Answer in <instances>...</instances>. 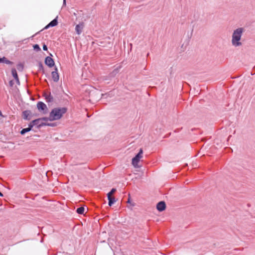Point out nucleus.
Segmentation results:
<instances>
[{"mask_svg": "<svg viewBox=\"0 0 255 255\" xmlns=\"http://www.w3.org/2000/svg\"><path fill=\"white\" fill-rule=\"evenodd\" d=\"M66 112V108H54L50 113L48 120L50 121L59 120Z\"/></svg>", "mask_w": 255, "mask_h": 255, "instance_id": "nucleus-1", "label": "nucleus"}, {"mask_svg": "<svg viewBox=\"0 0 255 255\" xmlns=\"http://www.w3.org/2000/svg\"><path fill=\"white\" fill-rule=\"evenodd\" d=\"M244 29L243 28H238L236 29L232 35V43L235 46H240L242 44L240 42Z\"/></svg>", "mask_w": 255, "mask_h": 255, "instance_id": "nucleus-2", "label": "nucleus"}, {"mask_svg": "<svg viewBox=\"0 0 255 255\" xmlns=\"http://www.w3.org/2000/svg\"><path fill=\"white\" fill-rule=\"evenodd\" d=\"M143 151L141 148L138 154L132 158V164L135 168L139 167L138 165V163L140 161V159L142 157Z\"/></svg>", "mask_w": 255, "mask_h": 255, "instance_id": "nucleus-3", "label": "nucleus"}, {"mask_svg": "<svg viewBox=\"0 0 255 255\" xmlns=\"http://www.w3.org/2000/svg\"><path fill=\"white\" fill-rule=\"evenodd\" d=\"M48 121L47 118H42L36 119L35 120L32 121L30 124L32 125V127L34 126H37V127H41L44 125V121Z\"/></svg>", "mask_w": 255, "mask_h": 255, "instance_id": "nucleus-4", "label": "nucleus"}, {"mask_svg": "<svg viewBox=\"0 0 255 255\" xmlns=\"http://www.w3.org/2000/svg\"><path fill=\"white\" fill-rule=\"evenodd\" d=\"M37 108L41 114H45L48 112V108L46 105L42 102H39L37 104Z\"/></svg>", "mask_w": 255, "mask_h": 255, "instance_id": "nucleus-5", "label": "nucleus"}, {"mask_svg": "<svg viewBox=\"0 0 255 255\" xmlns=\"http://www.w3.org/2000/svg\"><path fill=\"white\" fill-rule=\"evenodd\" d=\"M52 78L54 82H57L59 81V76L58 73V69L56 67L55 70L51 73Z\"/></svg>", "mask_w": 255, "mask_h": 255, "instance_id": "nucleus-6", "label": "nucleus"}, {"mask_svg": "<svg viewBox=\"0 0 255 255\" xmlns=\"http://www.w3.org/2000/svg\"><path fill=\"white\" fill-rule=\"evenodd\" d=\"M45 63L49 67H52L54 65V60L52 58L47 56L45 60Z\"/></svg>", "mask_w": 255, "mask_h": 255, "instance_id": "nucleus-7", "label": "nucleus"}, {"mask_svg": "<svg viewBox=\"0 0 255 255\" xmlns=\"http://www.w3.org/2000/svg\"><path fill=\"white\" fill-rule=\"evenodd\" d=\"M166 208V205L164 202L163 201H160L156 205V208L157 209L160 211H163Z\"/></svg>", "mask_w": 255, "mask_h": 255, "instance_id": "nucleus-8", "label": "nucleus"}, {"mask_svg": "<svg viewBox=\"0 0 255 255\" xmlns=\"http://www.w3.org/2000/svg\"><path fill=\"white\" fill-rule=\"evenodd\" d=\"M57 17L52 20L48 25H47L44 28V29H47L50 27L55 26L58 24V21L57 20Z\"/></svg>", "mask_w": 255, "mask_h": 255, "instance_id": "nucleus-9", "label": "nucleus"}, {"mask_svg": "<svg viewBox=\"0 0 255 255\" xmlns=\"http://www.w3.org/2000/svg\"><path fill=\"white\" fill-rule=\"evenodd\" d=\"M83 27H84V23H81L79 24H77L76 26V27H75V30H76V31L77 32V33L78 34H80L82 32V29L83 28Z\"/></svg>", "mask_w": 255, "mask_h": 255, "instance_id": "nucleus-10", "label": "nucleus"}, {"mask_svg": "<svg viewBox=\"0 0 255 255\" xmlns=\"http://www.w3.org/2000/svg\"><path fill=\"white\" fill-rule=\"evenodd\" d=\"M11 74L15 79V80L16 81V82L18 84H20V82L18 79V77L17 74V72L15 69H12L11 70Z\"/></svg>", "mask_w": 255, "mask_h": 255, "instance_id": "nucleus-11", "label": "nucleus"}, {"mask_svg": "<svg viewBox=\"0 0 255 255\" xmlns=\"http://www.w3.org/2000/svg\"><path fill=\"white\" fill-rule=\"evenodd\" d=\"M32 128V125H31L29 124V126H28V128L22 129L20 131V133L21 134H24L26 132L29 131Z\"/></svg>", "mask_w": 255, "mask_h": 255, "instance_id": "nucleus-12", "label": "nucleus"}, {"mask_svg": "<svg viewBox=\"0 0 255 255\" xmlns=\"http://www.w3.org/2000/svg\"><path fill=\"white\" fill-rule=\"evenodd\" d=\"M108 199L109 200V205L110 206H111L114 203L116 202V200L115 197H112Z\"/></svg>", "mask_w": 255, "mask_h": 255, "instance_id": "nucleus-13", "label": "nucleus"}, {"mask_svg": "<svg viewBox=\"0 0 255 255\" xmlns=\"http://www.w3.org/2000/svg\"><path fill=\"white\" fill-rule=\"evenodd\" d=\"M45 98L47 102H51L53 101V97L50 95H45Z\"/></svg>", "mask_w": 255, "mask_h": 255, "instance_id": "nucleus-14", "label": "nucleus"}, {"mask_svg": "<svg viewBox=\"0 0 255 255\" xmlns=\"http://www.w3.org/2000/svg\"><path fill=\"white\" fill-rule=\"evenodd\" d=\"M116 191V189L115 188H113L111 191L109 192L107 194L108 198H110L112 197V195L115 193Z\"/></svg>", "mask_w": 255, "mask_h": 255, "instance_id": "nucleus-15", "label": "nucleus"}, {"mask_svg": "<svg viewBox=\"0 0 255 255\" xmlns=\"http://www.w3.org/2000/svg\"><path fill=\"white\" fill-rule=\"evenodd\" d=\"M85 208L83 207H81L77 209V213L79 214H83L84 212Z\"/></svg>", "mask_w": 255, "mask_h": 255, "instance_id": "nucleus-16", "label": "nucleus"}, {"mask_svg": "<svg viewBox=\"0 0 255 255\" xmlns=\"http://www.w3.org/2000/svg\"><path fill=\"white\" fill-rule=\"evenodd\" d=\"M17 69L19 71H22V70L23 69V65L22 64H21V63H19L18 64H17Z\"/></svg>", "mask_w": 255, "mask_h": 255, "instance_id": "nucleus-17", "label": "nucleus"}, {"mask_svg": "<svg viewBox=\"0 0 255 255\" xmlns=\"http://www.w3.org/2000/svg\"><path fill=\"white\" fill-rule=\"evenodd\" d=\"M29 114V112L28 111H25L23 112V115L24 116V118L27 119L28 116Z\"/></svg>", "mask_w": 255, "mask_h": 255, "instance_id": "nucleus-18", "label": "nucleus"}, {"mask_svg": "<svg viewBox=\"0 0 255 255\" xmlns=\"http://www.w3.org/2000/svg\"><path fill=\"white\" fill-rule=\"evenodd\" d=\"M33 48L37 51H39L40 48L38 44H35L33 45Z\"/></svg>", "mask_w": 255, "mask_h": 255, "instance_id": "nucleus-19", "label": "nucleus"}, {"mask_svg": "<svg viewBox=\"0 0 255 255\" xmlns=\"http://www.w3.org/2000/svg\"><path fill=\"white\" fill-rule=\"evenodd\" d=\"M43 49L44 50H47V46L46 45L44 44L43 45Z\"/></svg>", "mask_w": 255, "mask_h": 255, "instance_id": "nucleus-20", "label": "nucleus"}, {"mask_svg": "<svg viewBox=\"0 0 255 255\" xmlns=\"http://www.w3.org/2000/svg\"><path fill=\"white\" fill-rule=\"evenodd\" d=\"M9 85H10V86H12V85H13V82H12V81H10L9 82Z\"/></svg>", "mask_w": 255, "mask_h": 255, "instance_id": "nucleus-21", "label": "nucleus"}, {"mask_svg": "<svg viewBox=\"0 0 255 255\" xmlns=\"http://www.w3.org/2000/svg\"><path fill=\"white\" fill-rule=\"evenodd\" d=\"M63 4H64V5L66 4V0H64Z\"/></svg>", "mask_w": 255, "mask_h": 255, "instance_id": "nucleus-22", "label": "nucleus"}, {"mask_svg": "<svg viewBox=\"0 0 255 255\" xmlns=\"http://www.w3.org/2000/svg\"><path fill=\"white\" fill-rule=\"evenodd\" d=\"M0 196L2 197L3 196L2 194L0 192Z\"/></svg>", "mask_w": 255, "mask_h": 255, "instance_id": "nucleus-23", "label": "nucleus"}, {"mask_svg": "<svg viewBox=\"0 0 255 255\" xmlns=\"http://www.w3.org/2000/svg\"><path fill=\"white\" fill-rule=\"evenodd\" d=\"M3 59L2 58H0V62H1L2 61Z\"/></svg>", "mask_w": 255, "mask_h": 255, "instance_id": "nucleus-24", "label": "nucleus"}, {"mask_svg": "<svg viewBox=\"0 0 255 255\" xmlns=\"http://www.w3.org/2000/svg\"><path fill=\"white\" fill-rule=\"evenodd\" d=\"M0 116H2V113L0 111Z\"/></svg>", "mask_w": 255, "mask_h": 255, "instance_id": "nucleus-25", "label": "nucleus"}, {"mask_svg": "<svg viewBox=\"0 0 255 255\" xmlns=\"http://www.w3.org/2000/svg\"><path fill=\"white\" fill-rule=\"evenodd\" d=\"M128 203H129V202H130L129 199H128Z\"/></svg>", "mask_w": 255, "mask_h": 255, "instance_id": "nucleus-26", "label": "nucleus"}, {"mask_svg": "<svg viewBox=\"0 0 255 255\" xmlns=\"http://www.w3.org/2000/svg\"><path fill=\"white\" fill-rule=\"evenodd\" d=\"M10 63V61H8L7 62V63Z\"/></svg>", "mask_w": 255, "mask_h": 255, "instance_id": "nucleus-27", "label": "nucleus"}]
</instances>
